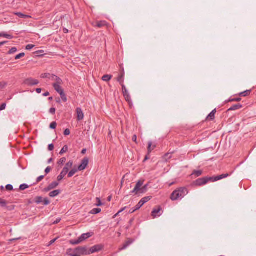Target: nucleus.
<instances>
[{
  "mask_svg": "<svg viewBox=\"0 0 256 256\" xmlns=\"http://www.w3.org/2000/svg\"><path fill=\"white\" fill-rule=\"evenodd\" d=\"M188 192V189L184 187H180L174 190L170 195V198L172 201L182 200Z\"/></svg>",
  "mask_w": 256,
  "mask_h": 256,
  "instance_id": "1",
  "label": "nucleus"
},
{
  "mask_svg": "<svg viewBox=\"0 0 256 256\" xmlns=\"http://www.w3.org/2000/svg\"><path fill=\"white\" fill-rule=\"evenodd\" d=\"M88 250L86 246H78L74 248L70 256H82V255H88Z\"/></svg>",
  "mask_w": 256,
  "mask_h": 256,
  "instance_id": "2",
  "label": "nucleus"
},
{
  "mask_svg": "<svg viewBox=\"0 0 256 256\" xmlns=\"http://www.w3.org/2000/svg\"><path fill=\"white\" fill-rule=\"evenodd\" d=\"M210 177L205 176L200 178L194 181L192 184L196 186H200L206 184L208 182H210Z\"/></svg>",
  "mask_w": 256,
  "mask_h": 256,
  "instance_id": "3",
  "label": "nucleus"
},
{
  "mask_svg": "<svg viewBox=\"0 0 256 256\" xmlns=\"http://www.w3.org/2000/svg\"><path fill=\"white\" fill-rule=\"evenodd\" d=\"M33 202H34L37 204L42 203L44 205L47 206L50 204V201L47 198H43L42 196H37L34 199Z\"/></svg>",
  "mask_w": 256,
  "mask_h": 256,
  "instance_id": "4",
  "label": "nucleus"
},
{
  "mask_svg": "<svg viewBox=\"0 0 256 256\" xmlns=\"http://www.w3.org/2000/svg\"><path fill=\"white\" fill-rule=\"evenodd\" d=\"M56 82L52 84V86L54 90L59 94L60 92H62L64 90L60 86V84H62V80L60 78L56 76Z\"/></svg>",
  "mask_w": 256,
  "mask_h": 256,
  "instance_id": "5",
  "label": "nucleus"
},
{
  "mask_svg": "<svg viewBox=\"0 0 256 256\" xmlns=\"http://www.w3.org/2000/svg\"><path fill=\"white\" fill-rule=\"evenodd\" d=\"M104 248V246L101 244L94 245V246L90 248L88 250L89 254L98 252L102 250Z\"/></svg>",
  "mask_w": 256,
  "mask_h": 256,
  "instance_id": "6",
  "label": "nucleus"
},
{
  "mask_svg": "<svg viewBox=\"0 0 256 256\" xmlns=\"http://www.w3.org/2000/svg\"><path fill=\"white\" fill-rule=\"evenodd\" d=\"M162 212L160 206H158L156 208H154L152 212L151 216L154 218L157 216H160L162 214Z\"/></svg>",
  "mask_w": 256,
  "mask_h": 256,
  "instance_id": "7",
  "label": "nucleus"
},
{
  "mask_svg": "<svg viewBox=\"0 0 256 256\" xmlns=\"http://www.w3.org/2000/svg\"><path fill=\"white\" fill-rule=\"evenodd\" d=\"M24 84L28 86H32L38 84L39 81L32 78H28L24 80Z\"/></svg>",
  "mask_w": 256,
  "mask_h": 256,
  "instance_id": "8",
  "label": "nucleus"
},
{
  "mask_svg": "<svg viewBox=\"0 0 256 256\" xmlns=\"http://www.w3.org/2000/svg\"><path fill=\"white\" fill-rule=\"evenodd\" d=\"M151 196H148L143 198L139 202L136 206V209L139 210L144 204L152 199Z\"/></svg>",
  "mask_w": 256,
  "mask_h": 256,
  "instance_id": "9",
  "label": "nucleus"
},
{
  "mask_svg": "<svg viewBox=\"0 0 256 256\" xmlns=\"http://www.w3.org/2000/svg\"><path fill=\"white\" fill-rule=\"evenodd\" d=\"M144 184V180H138L134 188V189L130 192L132 194H138V192Z\"/></svg>",
  "mask_w": 256,
  "mask_h": 256,
  "instance_id": "10",
  "label": "nucleus"
},
{
  "mask_svg": "<svg viewBox=\"0 0 256 256\" xmlns=\"http://www.w3.org/2000/svg\"><path fill=\"white\" fill-rule=\"evenodd\" d=\"M124 68L123 67H121L120 70V74H118V76L117 78V81L119 83H122L124 82Z\"/></svg>",
  "mask_w": 256,
  "mask_h": 256,
  "instance_id": "11",
  "label": "nucleus"
},
{
  "mask_svg": "<svg viewBox=\"0 0 256 256\" xmlns=\"http://www.w3.org/2000/svg\"><path fill=\"white\" fill-rule=\"evenodd\" d=\"M88 164V158H84L82 159V163L80 166H78V169L79 171L84 170L87 166Z\"/></svg>",
  "mask_w": 256,
  "mask_h": 256,
  "instance_id": "12",
  "label": "nucleus"
},
{
  "mask_svg": "<svg viewBox=\"0 0 256 256\" xmlns=\"http://www.w3.org/2000/svg\"><path fill=\"white\" fill-rule=\"evenodd\" d=\"M228 176H229V174H222L221 175L217 176H216L210 177V178H211L210 182H216V181L220 180L222 178H226Z\"/></svg>",
  "mask_w": 256,
  "mask_h": 256,
  "instance_id": "13",
  "label": "nucleus"
},
{
  "mask_svg": "<svg viewBox=\"0 0 256 256\" xmlns=\"http://www.w3.org/2000/svg\"><path fill=\"white\" fill-rule=\"evenodd\" d=\"M108 22L105 20L97 21L95 23L92 24L94 27L102 28L104 26H107Z\"/></svg>",
  "mask_w": 256,
  "mask_h": 256,
  "instance_id": "14",
  "label": "nucleus"
},
{
  "mask_svg": "<svg viewBox=\"0 0 256 256\" xmlns=\"http://www.w3.org/2000/svg\"><path fill=\"white\" fill-rule=\"evenodd\" d=\"M77 114V120L78 121L82 120L84 119V114L81 108H77L76 110Z\"/></svg>",
  "mask_w": 256,
  "mask_h": 256,
  "instance_id": "15",
  "label": "nucleus"
},
{
  "mask_svg": "<svg viewBox=\"0 0 256 256\" xmlns=\"http://www.w3.org/2000/svg\"><path fill=\"white\" fill-rule=\"evenodd\" d=\"M216 112V109H214L212 112L206 118L207 120H213L215 118V114Z\"/></svg>",
  "mask_w": 256,
  "mask_h": 256,
  "instance_id": "16",
  "label": "nucleus"
},
{
  "mask_svg": "<svg viewBox=\"0 0 256 256\" xmlns=\"http://www.w3.org/2000/svg\"><path fill=\"white\" fill-rule=\"evenodd\" d=\"M13 14L18 16V17H19L20 18H24V19L31 18V16H30L29 15L24 14L20 12H14Z\"/></svg>",
  "mask_w": 256,
  "mask_h": 256,
  "instance_id": "17",
  "label": "nucleus"
},
{
  "mask_svg": "<svg viewBox=\"0 0 256 256\" xmlns=\"http://www.w3.org/2000/svg\"><path fill=\"white\" fill-rule=\"evenodd\" d=\"M92 234L90 232H87L86 234H84L81 235L79 237L80 240L81 242L86 240L87 238L92 236Z\"/></svg>",
  "mask_w": 256,
  "mask_h": 256,
  "instance_id": "18",
  "label": "nucleus"
},
{
  "mask_svg": "<svg viewBox=\"0 0 256 256\" xmlns=\"http://www.w3.org/2000/svg\"><path fill=\"white\" fill-rule=\"evenodd\" d=\"M133 241L131 240H130L124 242L122 246L120 248V250H122L126 249L132 243Z\"/></svg>",
  "mask_w": 256,
  "mask_h": 256,
  "instance_id": "19",
  "label": "nucleus"
},
{
  "mask_svg": "<svg viewBox=\"0 0 256 256\" xmlns=\"http://www.w3.org/2000/svg\"><path fill=\"white\" fill-rule=\"evenodd\" d=\"M242 107V105L240 104H234L229 108L228 111H232L238 110Z\"/></svg>",
  "mask_w": 256,
  "mask_h": 256,
  "instance_id": "20",
  "label": "nucleus"
},
{
  "mask_svg": "<svg viewBox=\"0 0 256 256\" xmlns=\"http://www.w3.org/2000/svg\"><path fill=\"white\" fill-rule=\"evenodd\" d=\"M61 192V190H54L49 193V196L52 198L58 196Z\"/></svg>",
  "mask_w": 256,
  "mask_h": 256,
  "instance_id": "21",
  "label": "nucleus"
},
{
  "mask_svg": "<svg viewBox=\"0 0 256 256\" xmlns=\"http://www.w3.org/2000/svg\"><path fill=\"white\" fill-rule=\"evenodd\" d=\"M156 146L155 144L152 145V142H149L148 146V154H149L152 152V151L156 148Z\"/></svg>",
  "mask_w": 256,
  "mask_h": 256,
  "instance_id": "22",
  "label": "nucleus"
},
{
  "mask_svg": "<svg viewBox=\"0 0 256 256\" xmlns=\"http://www.w3.org/2000/svg\"><path fill=\"white\" fill-rule=\"evenodd\" d=\"M122 94L125 98V100L127 102H130L131 97H130V94L128 93V91L123 92Z\"/></svg>",
  "mask_w": 256,
  "mask_h": 256,
  "instance_id": "23",
  "label": "nucleus"
},
{
  "mask_svg": "<svg viewBox=\"0 0 256 256\" xmlns=\"http://www.w3.org/2000/svg\"><path fill=\"white\" fill-rule=\"evenodd\" d=\"M148 184H146L142 186L140 191L138 192V194H144L148 190Z\"/></svg>",
  "mask_w": 256,
  "mask_h": 256,
  "instance_id": "24",
  "label": "nucleus"
},
{
  "mask_svg": "<svg viewBox=\"0 0 256 256\" xmlns=\"http://www.w3.org/2000/svg\"><path fill=\"white\" fill-rule=\"evenodd\" d=\"M250 92H251V90H246L244 92H240L238 94V96H246L250 95Z\"/></svg>",
  "mask_w": 256,
  "mask_h": 256,
  "instance_id": "25",
  "label": "nucleus"
},
{
  "mask_svg": "<svg viewBox=\"0 0 256 256\" xmlns=\"http://www.w3.org/2000/svg\"><path fill=\"white\" fill-rule=\"evenodd\" d=\"M112 78V76H111V75L105 74V75L103 76L102 79V80L108 82L111 80Z\"/></svg>",
  "mask_w": 256,
  "mask_h": 256,
  "instance_id": "26",
  "label": "nucleus"
},
{
  "mask_svg": "<svg viewBox=\"0 0 256 256\" xmlns=\"http://www.w3.org/2000/svg\"><path fill=\"white\" fill-rule=\"evenodd\" d=\"M202 174V171L201 170H194L192 173V175H194L196 177H198Z\"/></svg>",
  "mask_w": 256,
  "mask_h": 256,
  "instance_id": "27",
  "label": "nucleus"
},
{
  "mask_svg": "<svg viewBox=\"0 0 256 256\" xmlns=\"http://www.w3.org/2000/svg\"><path fill=\"white\" fill-rule=\"evenodd\" d=\"M0 37H4L8 39H12L13 38V36L12 35L4 32L0 33Z\"/></svg>",
  "mask_w": 256,
  "mask_h": 256,
  "instance_id": "28",
  "label": "nucleus"
},
{
  "mask_svg": "<svg viewBox=\"0 0 256 256\" xmlns=\"http://www.w3.org/2000/svg\"><path fill=\"white\" fill-rule=\"evenodd\" d=\"M78 169H76V168H73L72 169L68 174V178H71L77 172H78Z\"/></svg>",
  "mask_w": 256,
  "mask_h": 256,
  "instance_id": "29",
  "label": "nucleus"
},
{
  "mask_svg": "<svg viewBox=\"0 0 256 256\" xmlns=\"http://www.w3.org/2000/svg\"><path fill=\"white\" fill-rule=\"evenodd\" d=\"M101 212V209L100 208H93L90 212V214H96L100 213Z\"/></svg>",
  "mask_w": 256,
  "mask_h": 256,
  "instance_id": "30",
  "label": "nucleus"
},
{
  "mask_svg": "<svg viewBox=\"0 0 256 256\" xmlns=\"http://www.w3.org/2000/svg\"><path fill=\"white\" fill-rule=\"evenodd\" d=\"M59 94H60V98L62 101L64 102H66L67 101V98L64 92V91L63 90L62 92H60L59 93Z\"/></svg>",
  "mask_w": 256,
  "mask_h": 256,
  "instance_id": "31",
  "label": "nucleus"
},
{
  "mask_svg": "<svg viewBox=\"0 0 256 256\" xmlns=\"http://www.w3.org/2000/svg\"><path fill=\"white\" fill-rule=\"evenodd\" d=\"M59 184V183L56 182H54L50 184L48 186H50L52 190L55 188Z\"/></svg>",
  "mask_w": 256,
  "mask_h": 256,
  "instance_id": "32",
  "label": "nucleus"
},
{
  "mask_svg": "<svg viewBox=\"0 0 256 256\" xmlns=\"http://www.w3.org/2000/svg\"><path fill=\"white\" fill-rule=\"evenodd\" d=\"M173 152H170V153H166V154L164 156H163V158L164 160H165L166 161H168V160H170L171 158H172V154Z\"/></svg>",
  "mask_w": 256,
  "mask_h": 256,
  "instance_id": "33",
  "label": "nucleus"
},
{
  "mask_svg": "<svg viewBox=\"0 0 256 256\" xmlns=\"http://www.w3.org/2000/svg\"><path fill=\"white\" fill-rule=\"evenodd\" d=\"M80 242H81V241H80V240L79 238L76 240H70V243L73 245L78 244Z\"/></svg>",
  "mask_w": 256,
  "mask_h": 256,
  "instance_id": "34",
  "label": "nucleus"
},
{
  "mask_svg": "<svg viewBox=\"0 0 256 256\" xmlns=\"http://www.w3.org/2000/svg\"><path fill=\"white\" fill-rule=\"evenodd\" d=\"M68 150V146L65 145L61 150L60 152V154L62 155L64 153H66Z\"/></svg>",
  "mask_w": 256,
  "mask_h": 256,
  "instance_id": "35",
  "label": "nucleus"
},
{
  "mask_svg": "<svg viewBox=\"0 0 256 256\" xmlns=\"http://www.w3.org/2000/svg\"><path fill=\"white\" fill-rule=\"evenodd\" d=\"M6 202L5 200L0 198V206L2 208L6 207Z\"/></svg>",
  "mask_w": 256,
  "mask_h": 256,
  "instance_id": "36",
  "label": "nucleus"
},
{
  "mask_svg": "<svg viewBox=\"0 0 256 256\" xmlns=\"http://www.w3.org/2000/svg\"><path fill=\"white\" fill-rule=\"evenodd\" d=\"M242 100V98H230L228 100L226 101L227 102H240Z\"/></svg>",
  "mask_w": 256,
  "mask_h": 256,
  "instance_id": "37",
  "label": "nucleus"
},
{
  "mask_svg": "<svg viewBox=\"0 0 256 256\" xmlns=\"http://www.w3.org/2000/svg\"><path fill=\"white\" fill-rule=\"evenodd\" d=\"M29 187V186L26 184H20V190H24L26 188H28Z\"/></svg>",
  "mask_w": 256,
  "mask_h": 256,
  "instance_id": "38",
  "label": "nucleus"
},
{
  "mask_svg": "<svg viewBox=\"0 0 256 256\" xmlns=\"http://www.w3.org/2000/svg\"><path fill=\"white\" fill-rule=\"evenodd\" d=\"M66 161V158L64 157L61 158L58 162V164L59 165H62Z\"/></svg>",
  "mask_w": 256,
  "mask_h": 256,
  "instance_id": "39",
  "label": "nucleus"
},
{
  "mask_svg": "<svg viewBox=\"0 0 256 256\" xmlns=\"http://www.w3.org/2000/svg\"><path fill=\"white\" fill-rule=\"evenodd\" d=\"M66 175V174H64V173H62V172H60V174L57 178L59 182L62 180L64 178V176Z\"/></svg>",
  "mask_w": 256,
  "mask_h": 256,
  "instance_id": "40",
  "label": "nucleus"
},
{
  "mask_svg": "<svg viewBox=\"0 0 256 256\" xmlns=\"http://www.w3.org/2000/svg\"><path fill=\"white\" fill-rule=\"evenodd\" d=\"M16 51H17V48L16 47H13L8 52V54H14Z\"/></svg>",
  "mask_w": 256,
  "mask_h": 256,
  "instance_id": "41",
  "label": "nucleus"
},
{
  "mask_svg": "<svg viewBox=\"0 0 256 256\" xmlns=\"http://www.w3.org/2000/svg\"><path fill=\"white\" fill-rule=\"evenodd\" d=\"M50 74L48 73H44L42 74L40 76V78H50Z\"/></svg>",
  "mask_w": 256,
  "mask_h": 256,
  "instance_id": "42",
  "label": "nucleus"
},
{
  "mask_svg": "<svg viewBox=\"0 0 256 256\" xmlns=\"http://www.w3.org/2000/svg\"><path fill=\"white\" fill-rule=\"evenodd\" d=\"M56 126H57L56 122H53L50 124V128L51 129L54 130V129H56Z\"/></svg>",
  "mask_w": 256,
  "mask_h": 256,
  "instance_id": "43",
  "label": "nucleus"
},
{
  "mask_svg": "<svg viewBox=\"0 0 256 256\" xmlns=\"http://www.w3.org/2000/svg\"><path fill=\"white\" fill-rule=\"evenodd\" d=\"M73 165V162L72 160L69 161L67 162L65 166V167L68 168V169L71 168Z\"/></svg>",
  "mask_w": 256,
  "mask_h": 256,
  "instance_id": "44",
  "label": "nucleus"
},
{
  "mask_svg": "<svg viewBox=\"0 0 256 256\" xmlns=\"http://www.w3.org/2000/svg\"><path fill=\"white\" fill-rule=\"evenodd\" d=\"M25 55V54L24 53V52H22V53H20L19 54H18L16 55V56H15V60H18V59H20L22 57H24Z\"/></svg>",
  "mask_w": 256,
  "mask_h": 256,
  "instance_id": "45",
  "label": "nucleus"
},
{
  "mask_svg": "<svg viewBox=\"0 0 256 256\" xmlns=\"http://www.w3.org/2000/svg\"><path fill=\"white\" fill-rule=\"evenodd\" d=\"M120 84L122 86V93L124 92H128V90H127L126 86L124 85V82L120 83Z\"/></svg>",
  "mask_w": 256,
  "mask_h": 256,
  "instance_id": "46",
  "label": "nucleus"
},
{
  "mask_svg": "<svg viewBox=\"0 0 256 256\" xmlns=\"http://www.w3.org/2000/svg\"><path fill=\"white\" fill-rule=\"evenodd\" d=\"M6 188L7 190H13V186L12 184H8L6 186Z\"/></svg>",
  "mask_w": 256,
  "mask_h": 256,
  "instance_id": "47",
  "label": "nucleus"
},
{
  "mask_svg": "<svg viewBox=\"0 0 256 256\" xmlns=\"http://www.w3.org/2000/svg\"><path fill=\"white\" fill-rule=\"evenodd\" d=\"M34 47V45L30 44L26 46V50H31Z\"/></svg>",
  "mask_w": 256,
  "mask_h": 256,
  "instance_id": "48",
  "label": "nucleus"
},
{
  "mask_svg": "<svg viewBox=\"0 0 256 256\" xmlns=\"http://www.w3.org/2000/svg\"><path fill=\"white\" fill-rule=\"evenodd\" d=\"M70 132L68 128H66L64 130V134L66 136H68L70 134Z\"/></svg>",
  "mask_w": 256,
  "mask_h": 256,
  "instance_id": "49",
  "label": "nucleus"
},
{
  "mask_svg": "<svg viewBox=\"0 0 256 256\" xmlns=\"http://www.w3.org/2000/svg\"><path fill=\"white\" fill-rule=\"evenodd\" d=\"M134 218H131L130 220H129V222H128V226L126 227V229H128L132 226V222H134Z\"/></svg>",
  "mask_w": 256,
  "mask_h": 256,
  "instance_id": "50",
  "label": "nucleus"
},
{
  "mask_svg": "<svg viewBox=\"0 0 256 256\" xmlns=\"http://www.w3.org/2000/svg\"><path fill=\"white\" fill-rule=\"evenodd\" d=\"M6 85H7V84L6 82H0V88L2 89V88H4Z\"/></svg>",
  "mask_w": 256,
  "mask_h": 256,
  "instance_id": "51",
  "label": "nucleus"
},
{
  "mask_svg": "<svg viewBox=\"0 0 256 256\" xmlns=\"http://www.w3.org/2000/svg\"><path fill=\"white\" fill-rule=\"evenodd\" d=\"M96 202H97V204H96V206H100L102 205V203L100 198H96Z\"/></svg>",
  "mask_w": 256,
  "mask_h": 256,
  "instance_id": "52",
  "label": "nucleus"
},
{
  "mask_svg": "<svg viewBox=\"0 0 256 256\" xmlns=\"http://www.w3.org/2000/svg\"><path fill=\"white\" fill-rule=\"evenodd\" d=\"M68 170L69 169H68V168L64 166L62 172V173H64V174H66L68 172Z\"/></svg>",
  "mask_w": 256,
  "mask_h": 256,
  "instance_id": "53",
  "label": "nucleus"
},
{
  "mask_svg": "<svg viewBox=\"0 0 256 256\" xmlns=\"http://www.w3.org/2000/svg\"><path fill=\"white\" fill-rule=\"evenodd\" d=\"M6 108V104L3 103L0 106V111L4 110Z\"/></svg>",
  "mask_w": 256,
  "mask_h": 256,
  "instance_id": "54",
  "label": "nucleus"
},
{
  "mask_svg": "<svg viewBox=\"0 0 256 256\" xmlns=\"http://www.w3.org/2000/svg\"><path fill=\"white\" fill-rule=\"evenodd\" d=\"M54 146L52 144H50L48 146V150H50V151H52L54 150Z\"/></svg>",
  "mask_w": 256,
  "mask_h": 256,
  "instance_id": "55",
  "label": "nucleus"
},
{
  "mask_svg": "<svg viewBox=\"0 0 256 256\" xmlns=\"http://www.w3.org/2000/svg\"><path fill=\"white\" fill-rule=\"evenodd\" d=\"M49 112L52 114H55V112H56V108H52L50 109V110H49Z\"/></svg>",
  "mask_w": 256,
  "mask_h": 256,
  "instance_id": "56",
  "label": "nucleus"
},
{
  "mask_svg": "<svg viewBox=\"0 0 256 256\" xmlns=\"http://www.w3.org/2000/svg\"><path fill=\"white\" fill-rule=\"evenodd\" d=\"M44 176H38L36 179V182H40L42 180L44 179Z\"/></svg>",
  "mask_w": 256,
  "mask_h": 256,
  "instance_id": "57",
  "label": "nucleus"
},
{
  "mask_svg": "<svg viewBox=\"0 0 256 256\" xmlns=\"http://www.w3.org/2000/svg\"><path fill=\"white\" fill-rule=\"evenodd\" d=\"M138 210V209H136V206H135L134 208H131L130 211H129V213L130 214H132L133 212H134L135 211Z\"/></svg>",
  "mask_w": 256,
  "mask_h": 256,
  "instance_id": "58",
  "label": "nucleus"
},
{
  "mask_svg": "<svg viewBox=\"0 0 256 256\" xmlns=\"http://www.w3.org/2000/svg\"><path fill=\"white\" fill-rule=\"evenodd\" d=\"M50 170H51V168L50 166H48L46 168L44 172H46V174H48V173H49L50 172Z\"/></svg>",
  "mask_w": 256,
  "mask_h": 256,
  "instance_id": "59",
  "label": "nucleus"
},
{
  "mask_svg": "<svg viewBox=\"0 0 256 256\" xmlns=\"http://www.w3.org/2000/svg\"><path fill=\"white\" fill-rule=\"evenodd\" d=\"M136 140H137V136L136 134H134L132 136V140L133 142H135L136 143H137Z\"/></svg>",
  "mask_w": 256,
  "mask_h": 256,
  "instance_id": "60",
  "label": "nucleus"
},
{
  "mask_svg": "<svg viewBox=\"0 0 256 256\" xmlns=\"http://www.w3.org/2000/svg\"><path fill=\"white\" fill-rule=\"evenodd\" d=\"M50 190H52V189L50 188V186H48V187L46 188H45L44 189V191L45 192H49L50 191Z\"/></svg>",
  "mask_w": 256,
  "mask_h": 256,
  "instance_id": "61",
  "label": "nucleus"
},
{
  "mask_svg": "<svg viewBox=\"0 0 256 256\" xmlns=\"http://www.w3.org/2000/svg\"><path fill=\"white\" fill-rule=\"evenodd\" d=\"M56 240H57V238H54V239H53V240H51L50 242H49V244H48V246H50V245H51V244H53L56 242Z\"/></svg>",
  "mask_w": 256,
  "mask_h": 256,
  "instance_id": "62",
  "label": "nucleus"
},
{
  "mask_svg": "<svg viewBox=\"0 0 256 256\" xmlns=\"http://www.w3.org/2000/svg\"><path fill=\"white\" fill-rule=\"evenodd\" d=\"M42 88H37L36 89V91L38 94H40L42 92Z\"/></svg>",
  "mask_w": 256,
  "mask_h": 256,
  "instance_id": "63",
  "label": "nucleus"
},
{
  "mask_svg": "<svg viewBox=\"0 0 256 256\" xmlns=\"http://www.w3.org/2000/svg\"><path fill=\"white\" fill-rule=\"evenodd\" d=\"M43 96H48L50 95V92H44V94H43Z\"/></svg>",
  "mask_w": 256,
  "mask_h": 256,
  "instance_id": "64",
  "label": "nucleus"
}]
</instances>
